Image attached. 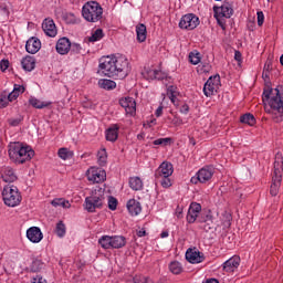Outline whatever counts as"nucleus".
Segmentation results:
<instances>
[{
    "instance_id": "1a4fd4ad",
    "label": "nucleus",
    "mask_w": 283,
    "mask_h": 283,
    "mask_svg": "<svg viewBox=\"0 0 283 283\" xmlns=\"http://www.w3.org/2000/svg\"><path fill=\"white\" fill-rule=\"evenodd\" d=\"M211 178H213V168L203 167L196 174V176L191 177L190 182L192 185H198V182L205 185L209 182Z\"/></svg>"
},
{
    "instance_id": "412c9836",
    "label": "nucleus",
    "mask_w": 283,
    "mask_h": 283,
    "mask_svg": "<svg viewBox=\"0 0 283 283\" xmlns=\"http://www.w3.org/2000/svg\"><path fill=\"white\" fill-rule=\"evenodd\" d=\"M238 266H240V256L234 255L223 263V271L226 273H233Z\"/></svg>"
},
{
    "instance_id": "6ab92c4d",
    "label": "nucleus",
    "mask_w": 283,
    "mask_h": 283,
    "mask_svg": "<svg viewBox=\"0 0 283 283\" xmlns=\"http://www.w3.org/2000/svg\"><path fill=\"white\" fill-rule=\"evenodd\" d=\"M200 211H202V206L198 202H192L188 209L187 222H189V224H193V222L198 220Z\"/></svg>"
},
{
    "instance_id": "393cba45",
    "label": "nucleus",
    "mask_w": 283,
    "mask_h": 283,
    "mask_svg": "<svg viewBox=\"0 0 283 283\" xmlns=\"http://www.w3.org/2000/svg\"><path fill=\"white\" fill-rule=\"evenodd\" d=\"M127 244V240L123 235H114L111 241V249H123Z\"/></svg>"
},
{
    "instance_id": "e2e57ef3",
    "label": "nucleus",
    "mask_w": 283,
    "mask_h": 283,
    "mask_svg": "<svg viewBox=\"0 0 283 283\" xmlns=\"http://www.w3.org/2000/svg\"><path fill=\"white\" fill-rule=\"evenodd\" d=\"M137 235L138 238H145V235H147V232L145 230H139L137 231Z\"/></svg>"
},
{
    "instance_id": "052dcab7",
    "label": "nucleus",
    "mask_w": 283,
    "mask_h": 283,
    "mask_svg": "<svg viewBox=\"0 0 283 283\" xmlns=\"http://www.w3.org/2000/svg\"><path fill=\"white\" fill-rule=\"evenodd\" d=\"M180 112H181V114H189V105L184 104V105L180 107Z\"/></svg>"
},
{
    "instance_id": "bb28decb",
    "label": "nucleus",
    "mask_w": 283,
    "mask_h": 283,
    "mask_svg": "<svg viewBox=\"0 0 283 283\" xmlns=\"http://www.w3.org/2000/svg\"><path fill=\"white\" fill-rule=\"evenodd\" d=\"M137 41L145 43L147 41V27L145 24H138L136 27Z\"/></svg>"
},
{
    "instance_id": "7ed1b4c3",
    "label": "nucleus",
    "mask_w": 283,
    "mask_h": 283,
    "mask_svg": "<svg viewBox=\"0 0 283 283\" xmlns=\"http://www.w3.org/2000/svg\"><path fill=\"white\" fill-rule=\"evenodd\" d=\"M9 158L17 163L18 165H23L34 158V151L32 147L24 146L20 142H11L8 146Z\"/></svg>"
},
{
    "instance_id": "680f3d73",
    "label": "nucleus",
    "mask_w": 283,
    "mask_h": 283,
    "mask_svg": "<svg viewBox=\"0 0 283 283\" xmlns=\"http://www.w3.org/2000/svg\"><path fill=\"white\" fill-rule=\"evenodd\" d=\"M155 116H157V118H159V116H163V106H159V107L156 109Z\"/></svg>"
},
{
    "instance_id": "5fc2aeb1",
    "label": "nucleus",
    "mask_w": 283,
    "mask_h": 283,
    "mask_svg": "<svg viewBox=\"0 0 283 283\" xmlns=\"http://www.w3.org/2000/svg\"><path fill=\"white\" fill-rule=\"evenodd\" d=\"M13 92H17L18 95L23 94V92H25V87H23L22 85L15 84L13 87Z\"/></svg>"
},
{
    "instance_id": "39448f33",
    "label": "nucleus",
    "mask_w": 283,
    "mask_h": 283,
    "mask_svg": "<svg viewBox=\"0 0 283 283\" xmlns=\"http://www.w3.org/2000/svg\"><path fill=\"white\" fill-rule=\"evenodd\" d=\"M82 17L90 23H96L103 19V7L96 1L86 2L82 9Z\"/></svg>"
},
{
    "instance_id": "4c0bfd02",
    "label": "nucleus",
    "mask_w": 283,
    "mask_h": 283,
    "mask_svg": "<svg viewBox=\"0 0 283 283\" xmlns=\"http://www.w3.org/2000/svg\"><path fill=\"white\" fill-rule=\"evenodd\" d=\"M29 103L32 107H35V109H43V107H48V103L41 102V99H36L35 97H31Z\"/></svg>"
},
{
    "instance_id": "13d9d810",
    "label": "nucleus",
    "mask_w": 283,
    "mask_h": 283,
    "mask_svg": "<svg viewBox=\"0 0 283 283\" xmlns=\"http://www.w3.org/2000/svg\"><path fill=\"white\" fill-rule=\"evenodd\" d=\"M31 283H48V281H45V279H43V276H36L33 277V281Z\"/></svg>"
},
{
    "instance_id": "f8f14e48",
    "label": "nucleus",
    "mask_w": 283,
    "mask_h": 283,
    "mask_svg": "<svg viewBox=\"0 0 283 283\" xmlns=\"http://www.w3.org/2000/svg\"><path fill=\"white\" fill-rule=\"evenodd\" d=\"M198 222H200L201 229L207 233H209V231H216V223L213 222L211 211L201 213L198 218Z\"/></svg>"
},
{
    "instance_id": "a19ab883",
    "label": "nucleus",
    "mask_w": 283,
    "mask_h": 283,
    "mask_svg": "<svg viewBox=\"0 0 283 283\" xmlns=\"http://www.w3.org/2000/svg\"><path fill=\"white\" fill-rule=\"evenodd\" d=\"M63 20L65 21V23H69L71 25L78 23V20L74 13H64Z\"/></svg>"
},
{
    "instance_id": "a211bd4d",
    "label": "nucleus",
    "mask_w": 283,
    "mask_h": 283,
    "mask_svg": "<svg viewBox=\"0 0 283 283\" xmlns=\"http://www.w3.org/2000/svg\"><path fill=\"white\" fill-rule=\"evenodd\" d=\"M27 238L33 244H39L43 240V232H41V228L39 227H31L27 230Z\"/></svg>"
},
{
    "instance_id": "e433bc0d",
    "label": "nucleus",
    "mask_w": 283,
    "mask_h": 283,
    "mask_svg": "<svg viewBox=\"0 0 283 283\" xmlns=\"http://www.w3.org/2000/svg\"><path fill=\"white\" fill-rule=\"evenodd\" d=\"M51 205L53 207H62L63 209H70V207H71L70 201H67L63 198L52 200Z\"/></svg>"
},
{
    "instance_id": "2eb2a0df",
    "label": "nucleus",
    "mask_w": 283,
    "mask_h": 283,
    "mask_svg": "<svg viewBox=\"0 0 283 283\" xmlns=\"http://www.w3.org/2000/svg\"><path fill=\"white\" fill-rule=\"evenodd\" d=\"M174 174V165L169 161H164L155 171V178H169Z\"/></svg>"
},
{
    "instance_id": "8fccbe9b",
    "label": "nucleus",
    "mask_w": 283,
    "mask_h": 283,
    "mask_svg": "<svg viewBox=\"0 0 283 283\" xmlns=\"http://www.w3.org/2000/svg\"><path fill=\"white\" fill-rule=\"evenodd\" d=\"M256 19H258V25L260 27L264 25V12L258 11Z\"/></svg>"
},
{
    "instance_id": "a878e982",
    "label": "nucleus",
    "mask_w": 283,
    "mask_h": 283,
    "mask_svg": "<svg viewBox=\"0 0 283 283\" xmlns=\"http://www.w3.org/2000/svg\"><path fill=\"white\" fill-rule=\"evenodd\" d=\"M106 140H109V143L118 140V125H113L106 130Z\"/></svg>"
},
{
    "instance_id": "ea45409f",
    "label": "nucleus",
    "mask_w": 283,
    "mask_h": 283,
    "mask_svg": "<svg viewBox=\"0 0 283 283\" xmlns=\"http://www.w3.org/2000/svg\"><path fill=\"white\" fill-rule=\"evenodd\" d=\"M23 123V115H18L8 119L10 127H19Z\"/></svg>"
},
{
    "instance_id": "69168bd1",
    "label": "nucleus",
    "mask_w": 283,
    "mask_h": 283,
    "mask_svg": "<svg viewBox=\"0 0 283 283\" xmlns=\"http://www.w3.org/2000/svg\"><path fill=\"white\" fill-rule=\"evenodd\" d=\"M176 216H177V218H182V209L177 208Z\"/></svg>"
},
{
    "instance_id": "09e8293b",
    "label": "nucleus",
    "mask_w": 283,
    "mask_h": 283,
    "mask_svg": "<svg viewBox=\"0 0 283 283\" xmlns=\"http://www.w3.org/2000/svg\"><path fill=\"white\" fill-rule=\"evenodd\" d=\"M118 207V200L114 197L108 198V209L111 211H116V208Z\"/></svg>"
},
{
    "instance_id": "58836bf2",
    "label": "nucleus",
    "mask_w": 283,
    "mask_h": 283,
    "mask_svg": "<svg viewBox=\"0 0 283 283\" xmlns=\"http://www.w3.org/2000/svg\"><path fill=\"white\" fill-rule=\"evenodd\" d=\"M32 273H39L43 269V261L35 259L32 261L30 266Z\"/></svg>"
},
{
    "instance_id": "dca6fc26",
    "label": "nucleus",
    "mask_w": 283,
    "mask_h": 283,
    "mask_svg": "<svg viewBox=\"0 0 283 283\" xmlns=\"http://www.w3.org/2000/svg\"><path fill=\"white\" fill-rule=\"evenodd\" d=\"M119 105L123 107L128 116L136 115V99L134 97H123L119 99Z\"/></svg>"
},
{
    "instance_id": "4468645a",
    "label": "nucleus",
    "mask_w": 283,
    "mask_h": 283,
    "mask_svg": "<svg viewBox=\"0 0 283 283\" xmlns=\"http://www.w3.org/2000/svg\"><path fill=\"white\" fill-rule=\"evenodd\" d=\"M186 260L190 262V264H200L201 262H205V253L196 248H190L186 252Z\"/></svg>"
},
{
    "instance_id": "603ef678",
    "label": "nucleus",
    "mask_w": 283,
    "mask_h": 283,
    "mask_svg": "<svg viewBox=\"0 0 283 283\" xmlns=\"http://www.w3.org/2000/svg\"><path fill=\"white\" fill-rule=\"evenodd\" d=\"M8 67H10V61L2 60L0 62V70H1V72H6V70H8Z\"/></svg>"
},
{
    "instance_id": "bf43d9fd",
    "label": "nucleus",
    "mask_w": 283,
    "mask_h": 283,
    "mask_svg": "<svg viewBox=\"0 0 283 283\" xmlns=\"http://www.w3.org/2000/svg\"><path fill=\"white\" fill-rule=\"evenodd\" d=\"M234 59L238 61V63H242V53L240 51H235Z\"/></svg>"
},
{
    "instance_id": "c03bdc74",
    "label": "nucleus",
    "mask_w": 283,
    "mask_h": 283,
    "mask_svg": "<svg viewBox=\"0 0 283 283\" xmlns=\"http://www.w3.org/2000/svg\"><path fill=\"white\" fill-rule=\"evenodd\" d=\"M55 233L59 238H63L65 235V223H63V221H60L56 224Z\"/></svg>"
},
{
    "instance_id": "20e7f679",
    "label": "nucleus",
    "mask_w": 283,
    "mask_h": 283,
    "mask_svg": "<svg viewBox=\"0 0 283 283\" xmlns=\"http://www.w3.org/2000/svg\"><path fill=\"white\" fill-rule=\"evenodd\" d=\"M282 171H283V157L277 153L274 160V171L272 175V184L270 186L271 196H277L280 188L282 187Z\"/></svg>"
},
{
    "instance_id": "a18cd8bd",
    "label": "nucleus",
    "mask_w": 283,
    "mask_h": 283,
    "mask_svg": "<svg viewBox=\"0 0 283 283\" xmlns=\"http://www.w3.org/2000/svg\"><path fill=\"white\" fill-rule=\"evenodd\" d=\"M189 61L192 65H198V63H200V53L191 52L189 54Z\"/></svg>"
},
{
    "instance_id": "c85d7f7f",
    "label": "nucleus",
    "mask_w": 283,
    "mask_h": 283,
    "mask_svg": "<svg viewBox=\"0 0 283 283\" xmlns=\"http://www.w3.org/2000/svg\"><path fill=\"white\" fill-rule=\"evenodd\" d=\"M57 156L62 160H70L74 158V151L70 150V148H60L57 150Z\"/></svg>"
},
{
    "instance_id": "72a5a7b5",
    "label": "nucleus",
    "mask_w": 283,
    "mask_h": 283,
    "mask_svg": "<svg viewBox=\"0 0 283 283\" xmlns=\"http://www.w3.org/2000/svg\"><path fill=\"white\" fill-rule=\"evenodd\" d=\"M105 34L103 33V29L95 30L91 36H88L90 43H96V41H101Z\"/></svg>"
},
{
    "instance_id": "0eeeda50",
    "label": "nucleus",
    "mask_w": 283,
    "mask_h": 283,
    "mask_svg": "<svg viewBox=\"0 0 283 283\" xmlns=\"http://www.w3.org/2000/svg\"><path fill=\"white\" fill-rule=\"evenodd\" d=\"M2 199L7 207H18L21 205V193L19 192V188L17 186H4L2 190Z\"/></svg>"
},
{
    "instance_id": "9b49d317",
    "label": "nucleus",
    "mask_w": 283,
    "mask_h": 283,
    "mask_svg": "<svg viewBox=\"0 0 283 283\" xmlns=\"http://www.w3.org/2000/svg\"><path fill=\"white\" fill-rule=\"evenodd\" d=\"M200 24V19L193 13L186 14L181 18L179 22V28L181 30H196L198 25Z\"/></svg>"
},
{
    "instance_id": "de8ad7c7",
    "label": "nucleus",
    "mask_w": 283,
    "mask_h": 283,
    "mask_svg": "<svg viewBox=\"0 0 283 283\" xmlns=\"http://www.w3.org/2000/svg\"><path fill=\"white\" fill-rule=\"evenodd\" d=\"M70 51L72 54H81V52H83V48L78 43H71Z\"/></svg>"
},
{
    "instance_id": "f03ea898",
    "label": "nucleus",
    "mask_w": 283,
    "mask_h": 283,
    "mask_svg": "<svg viewBox=\"0 0 283 283\" xmlns=\"http://www.w3.org/2000/svg\"><path fill=\"white\" fill-rule=\"evenodd\" d=\"M262 101L265 106L266 114H270L274 123L283 120V86L276 88H265L263 91Z\"/></svg>"
},
{
    "instance_id": "0e129e2a",
    "label": "nucleus",
    "mask_w": 283,
    "mask_h": 283,
    "mask_svg": "<svg viewBox=\"0 0 283 283\" xmlns=\"http://www.w3.org/2000/svg\"><path fill=\"white\" fill-rule=\"evenodd\" d=\"M203 283H220L218 279H208Z\"/></svg>"
},
{
    "instance_id": "b1692460",
    "label": "nucleus",
    "mask_w": 283,
    "mask_h": 283,
    "mask_svg": "<svg viewBox=\"0 0 283 283\" xmlns=\"http://www.w3.org/2000/svg\"><path fill=\"white\" fill-rule=\"evenodd\" d=\"M22 69L25 70V72H32L34 67H36V60L34 56L27 55L21 61Z\"/></svg>"
},
{
    "instance_id": "f257e3e1",
    "label": "nucleus",
    "mask_w": 283,
    "mask_h": 283,
    "mask_svg": "<svg viewBox=\"0 0 283 283\" xmlns=\"http://www.w3.org/2000/svg\"><path fill=\"white\" fill-rule=\"evenodd\" d=\"M99 72L108 78H127L129 72H132V66H129V60L124 55L119 56H106L101 60Z\"/></svg>"
},
{
    "instance_id": "4be33fe9",
    "label": "nucleus",
    "mask_w": 283,
    "mask_h": 283,
    "mask_svg": "<svg viewBox=\"0 0 283 283\" xmlns=\"http://www.w3.org/2000/svg\"><path fill=\"white\" fill-rule=\"evenodd\" d=\"M25 50L29 54H36L41 50V40L36 38H31L27 41Z\"/></svg>"
},
{
    "instance_id": "774afa93",
    "label": "nucleus",
    "mask_w": 283,
    "mask_h": 283,
    "mask_svg": "<svg viewBox=\"0 0 283 283\" xmlns=\"http://www.w3.org/2000/svg\"><path fill=\"white\" fill-rule=\"evenodd\" d=\"M160 238H169V232L167 231L161 232Z\"/></svg>"
},
{
    "instance_id": "7c9ffc66",
    "label": "nucleus",
    "mask_w": 283,
    "mask_h": 283,
    "mask_svg": "<svg viewBox=\"0 0 283 283\" xmlns=\"http://www.w3.org/2000/svg\"><path fill=\"white\" fill-rule=\"evenodd\" d=\"M2 180L3 182H14L17 180V175H14V170L8 168L2 174Z\"/></svg>"
},
{
    "instance_id": "f3484780",
    "label": "nucleus",
    "mask_w": 283,
    "mask_h": 283,
    "mask_svg": "<svg viewBox=\"0 0 283 283\" xmlns=\"http://www.w3.org/2000/svg\"><path fill=\"white\" fill-rule=\"evenodd\" d=\"M42 30L46 34V36L54 38L56 34H59V31L56 30V24L54 23V20L46 18L42 22Z\"/></svg>"
},
{
    "instance_id": "338daca9",
    "label": "nucleus",
    "mask_w": 283,
    "mask_h": 283,
    "mask_svg": "<svg viewBox=\"0 0 283 283\" xmlns=\"http://www.w3.org/2000/svg\"><path fill=\"white\" fill-rule=\"evenodd\" d=\"M172 123L174 125H182V119L175 118Z\"/></svg>"
},
{
    "instance_id": "864d4df0",
    "label": "nucleus",
    "mask_w": 283,
    "mask_h": 283,
    "mask_svg": "<svg viewBox=\"0 0 283 283\" xmlns=\"http://www.w3.org/2000/svg\"><path fill=\"white\" fill-rule=\"evenodd\" d=\"M170 140L171 138H159L154 140V145H167Z\"/></svg>"
},
{
    "instance_id": "473e14b6",
    "label": "nucleus",
    "mask_w": 283,
    "mask_h": 283,
    "mask_svg": "<svg viewBox=\"0 0 283 283\" xmlns=\"http://www.w3.org/2000/svg\"><path fill=\"white\" fill-rule=\"evenodd\" d=\"M98 244L102 247V249H112V237L103 235L98 239Z\"/></svg>"
},
{
    "instance_id": "aec40b11",
    "label": "nucleus",
    "mask_w": 283,
    "mask_h": 283,
    "mask_svg": "<svg viewBox=\"0 0 283 283\" xmlns=\"http://www.w3.org/2000/svg\"><path fill=\"white\" fill-rule=\"evenodd\" d=\"M72 48V42L67 38H61L56 43V52L57 54H67Z\"/></svg>"
},
{
    "instance_id": "6e6d98bb",
    "label": "nucleus",
    "mask_w": 283,
    "mask_h": 283,
    "mask_svg": "<svg viewBox=\"0 0 283 283\" xmlns=\"http://www.w3.org/2000/svg\"><path fill=\"white\" fill-rule=\"evenodd\" d=\"M17 98H19V93L18 92H12L9 94L8 96V101L12 102V101H17Z\"/></svg>"
},
{
    "instance_id": "6e6552de",
    "label": "nucleus",
    "mask_w": 283,
    "mask_h": 283,
    "mask_svg": "<svg viewBox=\"0 0 283 283\" xmlns=\"http://www.w3.org/2000/svg\"><path fill=\"white\" fill-rule=\"evenodd\" d=\"M214 19H217L219 25L224 29V24L220 21V18L231 19L233 17V6L230 2L223 3L221 7H213Z\"/></svg>"
},
{
    "instance_id": "c756f323",
    "label": "nucleus",
    "mask_w": 283,
    "mask_h": 283,
    "mask_svg": "<svg viewBox=\"0 0 283 283\" xmlns=\"http://www.w3.org/2000/svg\"><path fill=\"white\" fill-rule=\"evenodd\" d=\"M98 86L101 87V90H116V82L112 80H99Z\"/></svg>"
},
{
    "instance_id": "423d86ee",
    "label": "nucleus",
    "mask_w": 283,
    "mask_h": 283,
    "mask_svg": "<svg viewBox=\"0 0 283 283\" xmlns=\"http://www.w3.org/2000/svg\"><path fill=\"white\" fill-rule=\"evenodd\" d=\"M103 202H105L103 190L92 191L91 196L85 198L84 209L88 213H94L96 209H103Z\"/></svg>"
},
{
    "instance_id": "4d7b16f0",
    "label": "nucleus",
    "mask_w": 283,
    "mask_h": 283,
    "mask_svg": "<svg viewBox=\"0 0 283 283\" xmlns=\"http://www.w3.org/2000/svg\"><path fill=\"white\" fill-rule=\"evenodd\" d=\"M201 72H205V73L211 72V64L203 63L201 66Z\"/></svg>"
},
{
    "instance_id": "2f4dec72",
    "label": "nucleus",
    "mask_w": 283,
    "mask_h": 283,
    "mask_svg": "<svg viewBox=\"0 0 283 283\" xmlns=\"http://www.w3.org/2000/svg\"><path fill=\"white\" fill-rule=\"evenodd\" d=\"M240 122L244 123L245 125H250V127H253V125H255V117L253 114L248 113L240 117Z\"/></svg>"
},
{
    "instance_id": "9d476101",
    "label": "nucleus",
    "mask_w": 283,
    "mask_h": 283,
    "mask_svg": "<svg viewBox=\"0 0 283 283\" xmlns=\"http://www.w3.org/2000/svg\"><path fill=\"white\" fill-rule=\"evenodd\" d=\"M220 88V75H213L208 78L203 86L205 96H213Z\"/></svg>"
},
{
    "instance_id": "ddd939ff",
    "label": "nucleus",
    "mask_w": 283,
    "mask_h": 283,
    "mask_svg": "<svg viewBox=\"0 0 283 283\" xmlns=\"http://www.w3.org/2000/svg\"><path fill=\"white\" fill-rule=\"evenodd\" d=\"M107 174L103 169L91 168L87 170V180L93 184L104 182Z\"/></svg>"
},
{
    "instance_id": "c9c22d12",
    "label": "nucleus",
    "mask_w": 283,
    "mask_h": 283,
    "mask_svg": "<svg viewBox=\"0 0 283 283\" xmlns=\"http://www.w3.org/2000/svg\"><path fill=\"white\" fill-rule=\"evenodd\" d=\"M169 271H171L174 275H180V273H182V264L178 261H172L169 264Z\"/></svg>"
},
{
    "instance_id": "f704fd0d",
    "label": "nucleus",
    "mask_w": 283,
    "mask_h": 283,
    "mask_svg": "<svg viewBox=\"0 0 283 283\" xmlns=\"http://www.w3.org/2000/svg\"><path fill=\"white\" fill-rule=\"evenodd\" d=\"M97 160H98V165H101V167H105V165H107V150L105 148H102L97 153Z\"/></svg>"
},
{
    "instance_id": "5701e85b",
    "label": "nucleus",
    "mask_w": 283,
    "mask_h": 283,
    "mask_svg": "<svg viewBox=\"0 0 283 283\" xmlns=\"http://www.w3.org/2000/svg\"><path fill=\"white\" fill-rule=\"evenodd\" d=\"M126 207L130 216H138V213L143 211L140 202H138L136 199L128 200Z\"/></svg>"
},
{
    "instance_id": "cd10ccee",
    "label": "nucleus",
    "mask_w": 283,
    "mask_h": 283,
    "mask_svg": "<svg viewBox=\"0 0 283 283\" xmlns=\"http://www.w3.org/2000/svg\"><path fill=\"white\" fill-rule=\"evenodd\" d=\"M129 187L133 191H142L143 189V179L140 177H130Z\"/></svg>"
},
{
    "instance_id": "79ce46f5",
    "label": "nucleus",
    "mask_w": 283,
    "mask_h": 283,
    "mask_svg": "<svg viewBox=\"0 0 283 283\" xmlns=\"http://www.w3.org/2000/svg\"><path fill=\"white\" fill-rule=\"evenodd\" d=\"M158 74H163V71H158V70L147 71V76H148V78H150V81H154L155 78L157 81H163V76H158Z\"/></svg>"
},
{
    "instance_id": "37998d69",
    "label": "nucleus",
    "mask_w": 283,
    "mask_h": 283,
    "mask_svg": "<svg viewBox=\"0 0 283 283\" xmlns=\"http://www.w3.org/2000/svg\"><path fill=\"white\" fill-rule=\"evenodd\" d=\"M167 95L171 103L176 104V96H178V92H176V87L174 85L168 86Z\"/></svg>"
},
{
    "instance_id": "3c124183",
    "label": "nucleus",
    "mask_w": 283,
    "mask_h": 283,
    "mask_svg": "<svg viewBox=\"0 0 283 283\" xmlns=\"http://www.w3.org/2000/svg\"><path fill=\"white\" fill-rule=\"evenodd\" d=\"M134 283H154V281L149 277L142 276L139 279H134Z\"/></svg>"
},
{
    "instance_id": "49530a36",
    "label": "nucleus",
    "mask_w": 283,
    "mask_h": 283,
    "mask_svg": "<svg viewBox=\"0 0 283 283\" xmlns=\"http://www.w3.org/2000/svg\"><path fill=\"white\" fill-rule=\"evenodd\" d=\"M157 180L160 181V185L164 187V189H169V187H171V179H169V177H160Z\"/></svg>"
}]
</instances>
